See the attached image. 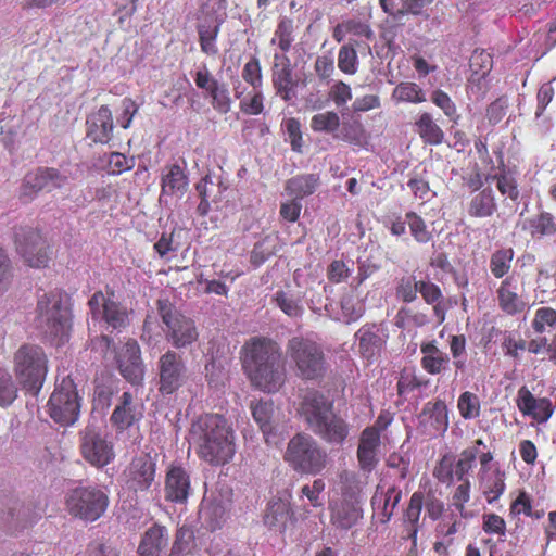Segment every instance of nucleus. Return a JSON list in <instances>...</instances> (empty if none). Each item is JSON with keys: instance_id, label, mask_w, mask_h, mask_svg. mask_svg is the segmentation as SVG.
<instances>
[{"instance_id": "f257e3e1", "label": "nucleus", "mask_w": 556, "mask_h": 556, "mask_svg": "<svg viewBox=\"0 0 556 556\" xmlns=\"http://www.w3.org/2000/svg\"><path fill=\"white\" fill-rule=\"evenodd\" d=\"M243 369L256 389L273 393L286 381V368L280 345L268 338H252L243 346Z\"/></svg>"}, {"instance_id": "f03ea898", "label": "nucleus", "mask_w": 556, "mask_h": 556, "mask_svg": "<svg viewBox=\"0 0 556 556\" xmlns=\"http://www.w3.org/2000/svg\"><path fill=\"white\" fill-rule=\"evenodd\" d=\"M189 435L200 457L211 464H225L235 455L233 431L222 415L200 416L192 422Z\"/></svg>"}, {"instance_id": "7ed1b4c3", "label": "nucleus", "mask_w": 556, "mask_h": 556, "mask_svg": "<svg viewBox=\"0 0 556 556\" xmlns=\"http://www.w3.org/2000/svg\"><path fill=\"white\" fill-rule=\"evenodd\" d=\"M37 328L52 343L67 340L71 330V312L66 295L60 291L45 293L37 303Z\"/></svg>"}, {"instance_id": "20e7f679", "label": "nucleus", "mask_w": 556, "mask_h": 556, "mask_svg": "<svg viewBox=\"0 0 556 556\" xmlns=\"http://www.w3.org/2000/svg\"><path fill=\"white\" fill-rule=\"evenodd\" d=\"M286 354L295 376L302 380H317L325 376L327 362L323 348L316 341L294 336L286 345Z\"/></svg>"}, {"instance_id": "39448f33", "label": "nucleus", "mask_w": 556, "mask_h": 556, "mask_svg": "<svg viewBox=\"0 0 556 556\" xmlns=\"http://www.w3.org/2000/svg\"><path fill=\"white\" fill-rule=\"evenodd\" d=\"M283 458L293 470L306 475H318L328 464L326 450L307 433H298L288 442Z\"/></svg>"}, {"instance_id": "423d86ee", "label": "nucleus", "mask_w": 556, "mask_h": 556, "mask_svg": "<svg viewBox=\"0 0 556 556\" xmlns=\"http://www.w3.org/2000/svg\"><path fill=\"white\" fill-rule=\"evenodd\" d=\"M14 368L23 388L38 393L48 371L47 356L37 345H22L14 355Z\"/></svg>"}, {"instance_id": "0eeeda50", "label": "nucleus", "mask_w": 556, "mask_h": 556, "mask_svg": "<svg viewBox=\"0 0 556 556\" xmlns=\"http://www.w3.org/2000/svg\"><path fill=\"white\" fill-rule=\"evenodd\" d=\"M79 452L84 460L97 469L104 468L116 457L114 443L96 424H88L79 431Z\"/></svg>"}, {"instance_id": "6e6552de", "label": "nucleus", "mask_w": 556, "mask_h": 556, "mask_svg": "<svg viewBox=\"0 0 556 556\" xmlns=\"http://www.w3.org/2000/svg\"><path fill=\"white\" fill-rule=\"evenodd\" d=\"M157 309L165 325V338L175 349H185L198 340L194 321L177 311L168 300H159Z\"/></svg>"}, {"instance_id": "1a4fd4ad", "label": "nucleus", "mask_w": 556, "mask_h": 556, "mask_svg": "<svg viewBox=\"0 0 556 556\" xmlns=\"http://www.w3.org/2000/svg\"><path fill=\"white\" fill-rule=\"evenodd\" d=\"M142 414L134 405V396L130 392H124L119 404L114 408L110 421L115 427L116 439L126 444V448H135L141 443V433L137 422Z\"/></svg>"}, {"instance_id": "9d476101", "label": "nucleus", "mask_w": 556, "mask_h": 556, "mask_svg": "<svg viewBox=\"0 0 556 556\" xmlns=\"http://www.w3.org/2000/svg\"><path fill=\"white\" fill-rule=\"evenodd\" d=\"M80 403L74 381L67 377L56 384L48 402L50 417L62 426H70L77 421Z\"/></svg>"}, {"instance_id": "9b49d317", "label": "nucleus", "mask_w": 556, "mask_h": 556, "mask_svg": "<svg viewBox=\"0 0 556 556\" xmlns=\"http://www.w3.org/2000/svg\"><path fill=\"white\" fill-rule=\"evenodd\" d=\"M70 513L87 521L99 519L108 508V495L97 486H77L67 495Z\"/></svg>"}, {"instance_id": "f8f14e48", "label": "nucleus", "mask_w": 556, "mask_h": 556, "mask_svg": "<svg viewBox=\"0 0 556 556\" xmlns=\"http://www.w3.org/2000/svg\"><path fill=\"white\" fill-rule=\"evenodd\" d=\"M159 391L170 395L188 380V367L184 357L174 350H167L156 362Z\"/></svg>"}, {"instance_id": "ddd939ff", "label": "nucleus", "mask_w": 556, "mask_h": 556, "mask_svg": "<svg viewBox=\"0 0 556 556\" xmlns=\"http://www.w3.org/2000/svg\"><path fill=\"white\" fill-rule=\"evenodd\" d=\"M14 240L17 252L31 267H46L49 262L48 245L41 235L31 227H15Z\"/></svg>"}, {"instance_id": "4468645a", "label": "nucleus", "mask_w": 556, "mask_h": 556, "mask_svg": "<svg viewBox=\"0 0 556 556\" xmlns=\"http://www.w3.org/2000/svg\"><path fill=\"white\" fill-rule=\"evenodd\" d=\"M67 184V176L53 167H39L25 175L20 197L24 201L33 200L40 191L60 189Z\"/></svg>"}, {"instance_id": "2eb2a0df", "label": "nucleus", "mask_w": 556, "mask_h": 556, "mask_svg": "<svg viewBox=\"0 0 556 556\" xmlns=\"http://www.w3.org/2000/svg\"><path fill=\"white\" fill-rule=\"evenodd\" d=\"M114 294L105 296L102 292H96L88 304L94 319L103 320L108 327L121 330L128 323L127 309L114 299Z\"/></svg>"}, {"instance_id": "dca6fc26", "label": "nucleus", "mask_w": 556, "mask_h": 556, "mask_svg": "<svg viewBox=\"0 0 556 556\" xmlns=\"http://www.w3.org/2000/svg\"><path fill=\"white\" fill-rule=\"evenodd\" d=\"M156 464L149 454L131 459L124 470L125 484L135 493H147L155 482Z\"/></svg>"}, {"instance_id": "f3484780", "label": "nucleus", "mask_w": 556, "mask_h": 556, "mask_svg": "<svg viewBox=\"0 0 556 556\" xmlns=\"http://www.w3.org/2000/svg\"><path fill=\"white\" fill-rule=\"evenodd\" d=\"M111 353L117 364L121 375L130 383L139 384L143 380L144 367L141 352L136 340L129 339Z\"/></svg>"}, {"instance_id": "a211bd4d", "label": "nucleus", "mask_w": 556, "mask_h": 556, "mask_svg": "<svg viewBox=\"0 0 556 556\" xmlns=\"http://www.w3.org/2000/svg\"><path fill=\"white\" fill-rule=\"evenodd\" d=\"M388 337V329L383 324L363 325L355 333L358 353L369 362L377 359Z\"/></svg>"}, {"instance_id": "6ab92c4d", "label": "nucleus", "mask_w": 556, "mask_h": 556, "mask_svg": "<svg viewBox=\"0 0 556 556\" xmlns=\"http://www.w3.org/2000/svg\"><path fill=\"white\" fill-rule=\"evenodd\" d=\"M333 412V405L318 391H307L300 403L299 414L312 431Z\"/></svg>"}, {"instance_id": "aec40b11", "label": "nucleus", "mask_w": 556, "mask_h": 556, "mask_svg": "<svg viewBox=\"0 0 556 556\" xmlns=\"http://www.w3.org/2000/svg\"><path fill=\"white\" fill-rule=\"evenodd\" d=\"M191 491L192 488L188 471L181 466H170L165 477V500L175 504H185Z\"/></svg>"}, {"instance_id": "412c9836", "label": "nucleus", "mask_w": 556, "mask_h": 556, "mask_svg": "<svg viewBox=\"0 0 556 556\" xmlns=\"http://www.w3.org/2000/svg\"><path fill=\"white\" fill-rule=\"evenodd\" d=\"M498 307L507 315H517L527 307V302L520 292L518 279L510 275L506 276L496 290Z\"/></svg>"}, {"instance_id": "4be33fe9", "label": "nucleus", "mask_w": 556, "mask_h": 556, "mask_svg": "<svg viewBox=\"0 0 556 556\" xmlns=\"http://www.w3.org/2000/svg\"><path fill=\"white\" fill-rule=\"evenodd\" d=\"M87 137L94 143H108L112 139L114 129L112 112L108 105H101L96 112L88 115Z\"/></svg>"}, {"instance_id": "5701e85b", "label": "nucleus", "mask_w": 556, "mask_h": 556, "mask_svg": "<svg viewBox=\"0 0 556 556\" xmlns=\"http://www.w3.org/2000/svg\"><path fill=\"white\" fill-rule=\"evenodd\" d=\"M363 518V504L358 501L338 500L330 504V521L337 529L349 530Z\"/></svg>"}, {"instance_id": "b1692460", "label": "nucleus", "mask_w": 556, "mask_h": 556, "mask_svg": "<svg viewBox=\"0 0 556 556\" xmlns=\"http://www.w3.org/2000/svg\"><path fill=\"white\" fill-rule=\"evenodd\" d=\"M517 407L527 416L538 422H545L553 414L552 404L548 399H536L527 387H521L517 394Z\"/></svg>"}, {"instance_id": "393cba45", "label": "nucleus", "mask_w": 556, "mask_h": 556, "mask_svg": "<svg viewBox=\"0 0 556 556\" xmlns=\"http://www.w3.org/2000/svg\"><path fill=\"white\" fill-rule=\"evenodd\" d=\"M330 445H342L350 433L349 424L333 412L312 430Z\"/></svg>"}, {"instance_id": "a878e982", "label": "nucleus", "mask_w": 556, "mask_h": 556, "mask_svg": "<svg viewBox=\"0 0 556 556\" xmlns=\"http://www.w3.org/2000/svg\"><path fill=\"white\" fill-rule=\"evenodd\" d=\"M379 446V430L372 427L363 430L357 447V460L362 470L370 472L376 467Z\"/></svg>"}, {"instance_id": "bb28decb", "label": "nucleus", "mask_w": 556, "mask_h": 556, "mask_svg": "<svg viewBox=\"0 0 556 556\" xmlns=\"http://www.w3.org/2000/svg\"><path fill=\"white\" fill-rule=\"evenodd\" d=\"M188 187V176L178 164H170L163 168L161 177V199L165 197H176L180 199L187 192Z\"/></svg>"}, {"instance_id": "cd10ccee", "label": "nucleus", "mask_w": 556, "mask_h": 556, "mask_svg": "<svg viewBox=\"0 0 556 556\" xmlns=\"http://www.w3.org/2000/svg\"><path fill=\"white\" fill-rule=\"evenodd\" d=\"M293 522L294 517L289 501L278 498L269 502L264 515V523L270 530L282 533Z\"/></svg>"}, {"instance_id": "c85d7f7f", "label": "nucleus", "mask_w": 556, "mask_h": 556, "mask_svg": "<svg viewBox=\"0 0 556 556\" xmlns=\"http://www.w3.org/2000/svg\"><path fill=\"white\" fill-rule=\"evenodd\" d=\"M273 84L285 100L290 99V92L294 85L290 59L286 54H274Z\"/></svg>"}, {"instance_id": "c756f323", "label": "nucleus", "mask_w": 556, "mask_h": 556, "mask_svg": "<svg viewBox=\"0 0 556 556\" xmlns=\"http://www.w3.org/2000/svg\"><path fill=\"white\" fill-rule=\"evenodd\" d=\"M168 544V530L164 526L153 525L143 534L138 547L139 556H160Z\"/></svg>"}, {"instance_id": "7c9ffc66", "label": "nucleus", "mask_w": 556, "mask_h": 556, "mask_svg": "<svg viewBox=\"0 0 556 556\" xmlns=\"http://www.w3.org/2000/svg\"><path fill=\"white\" fill-rule=\"evenodd\" d=\"M422 354L421 367L430 375H439L448 368L450 357L440 350L435 341L422 342L420 344Z\"/></svg>"}, {"instance_id": "2f4dec72", "label": "nucleus", "mask_w": 556, "mask_h": 556, "mask_svg": "<svg viewBox=\"0 0 556 556\" xmlns=\"http://www.w3.org/2000/svg\"><path fill=\"white\" fill-rule=\"evenodd\" d=\"M340 479V491L342 501H358L364 504L365 493L364 489L367 484L366 478H362L359 473L355 471L344 470L339 476Z\"/></svg>"}, {"instance_id": "473e14b6", "label": "nucleus", "mask_w": 556, "mask_h": 556, "mask_svg": "<svg viewBox=\"0 0 556 556\" xmlns=\"http://www.w3.org/2000/svg\"><path fill=\"white\" fill-rule=\"evenodd\" d=\"M228 502L213 497L202 504L200 517L210 530L219 529L226 521L229 508Z\"/></svg>"}, {"instance_id": "72a5a7b5", "label": "nucleus", "mask_w": 556, "mask_h": 556, "mask_svg": "<svg viewBox=\"0 0 556 556\" xmlns=\"http://www.w3.org/2000/svg\"><path fill=\"white\" fill-rule=\"evenodd\" d=\"M424 506V494L415 492L410 496L408 506L404 513V526L407 538L412 540L414 547L417 546V534L420 528V515Z\"/></svg>"}, {"instance_id": "f704fd0d", "label": "nucleus", "mask_w": 556, "mask_h": 556, "mask_svg": "<svg viewBox=\"0 0 556 556\" xmlns=\"http://www.w3.org/2000/svg\"><path fill=\"white\" fill-rule=\"evenodd\" d=\"M425 422H428L435 432H445L448 426L447 407L444 402L428 403L421 414Z\"/></svg>"}, {"instance_id": "c9c22d12", "label": "nucleus", "mask_w": 556, "mask_h": 556, "mask_svg": "<svg viewBox=\"0 0 556 556\" xmlns=\"http://www.w3.org/2000/svg\"><path fill=\"white\" fill-rule=\"evenodd\" d=\"M319 184V177L315 174L299 175L286 182V190L301 200L315 192Z\"/></svg>"}, {"instance_id": "e433bc0d", "label": "nucleus", "mask_w": 556, "mask_h": 556, "mask_svg": "<svg viewBox=\"0 0 556 556\" xmlns=\"http://www.w3.org/2000/svg\"><path fill=\"white\" fill-rule=\"evenodd\" d=\"M496 211V202L491 189H483L476 194L468 207V213L473 217H488Z\"/></svg>"}, {"instance_id": "4c0bfd02", "label": "nucleus", "mask_w": 556, "mask_h": 556, "mask_svg": "<svg viewBox=\"0 0 556 556\" xmlns=\"http://www.w3.org/2000/svg\"><path fill=\"white\" fill-rule=\"evenodd\" d=\"M417 131L425 142L440 144L443 141V130L435 124L429 113H422L416 122Z\"/></svg>"}, {"instance_id": "58836bf2", "label": "nucleus", "mask_w": 556, "mask_h": 556, "mask_svg": "<svg viewBox=\"0 0 556 556\" xmlns=\"http://www.w3.org/2000/svg\"><path fill=\"white\" fill-rule=\"evenodd\" d=\"M514 255L515 252L511 248H504L494 251L490 256L489 263L491 274L497 279L504 278L511 268Z\"/></svg>"}, {"instance_id": "ea45409f", "label": "nucleus", "mask_w": 556, "mask_h": 556, "mask_svg": "<svg viewBox=\"0 0 556 556\" xmlns=\"http://www.w3.org/2000/svg\"><path fill=\"white\" fill-rule=\"evenodd\" d=\"M294 29L295 26L292 18L288 16L280 17L270 43H277L279 49L283 52L282 54H285L291 49L292 42L294 41Z\"/></svg>"}, {"instance_id": "a19ab883", "label": "nucleus", "mask_w": 556, "mask_h": 556, "mask_svg": "<svg viewBox=\"0 0 556 556\" xmlns=\"http://www.w3.org/2000/svg\"><path fill=\"white\" fill-rule=\"evenodd\" d=\"M402 498V491L395 486H391L387 490L386 493L378 495V492L374 495L371 503L372 506L377 504H383L382 506V522H388L393 516L394 509L399 505Z\"/></svg>"}, {"instance_id": "79ce46f5", "label": "nucleus", "mask_w": 556, "mask_h": 556, "mask_svg": "<svg viewBox=\"0 0 556 556\" xmlns=\"http://www.w3.org/2000/svg\"><path fill=\"white\" fill-rule=\"evenodd\" d=\"M219 33V23L206 24L202 23L198 26L199 42L202 52L208 55H216L218 48L216 46V38Z\"/></svg>"}, {"instance_id": "37998d69", "label": "nucleus", "mask_w": 556, "mask_h": 556, "mask_svg": "<svg viewBox=\"0 0 556 556\" xmlns=\"http://www.w3.org/2000/svg\"><path fill=\"white\" fill-rule=\"evenodd\" d=\"M340 127V117L333 111L317 113L311 118V128L315 132L333 134Z\"/></svg>"}, {"instance_id": "c03bdc74", "label": "nucleus", "mask_w": 556, "mask_h": 556, "mask_svg": "<svg viewBox=\"0 0 556 556\" xmlns=\"http://www.w3.org/2000/svg\"><path fill=\"white\" fill-rule=\"evenodd\" d=\"M193 531L187 526L178 528L168 556H185L189 554L193 547Z\"/></svg>"}, {"instance_id": "a18cd8bd", "label": "nucleus", "mask_w": 556, "mask_h": 556, "mask_svg": "<svg viewBox=\"0 0 556 556\" xmlns=\"http://www.w3.org/2000/svg\"><path fill=\"white\" fill-rule=\"evenodd\" d=\"M392 98L397 102L421 103L426 101L425 93L415 83H401L392 93Z\"/></svg>"}, {"instance_id": "49530a36", "label": "nucleus", "mask_w": 556, "mask_h": 556, "mask_svg": "<svg viewBox=\"0 0 556 556\" xmlns=\"http://www.w3.org/2000/svg\"><path fill=\"white\" fill-rule=\"evenodd\" d=\"M342 316L346 324L359 319L364 312L365 305L356 294H345L341 299Z\"/></svg>"}, {"instance_id": "de8ad7c7", "label": "nucleus", "mask_w": 556, "mask_h": 556, "mask_svg": "<svg viewBox=\"0 0 556 556\" xmlns=\"http://www.w3.org/2000/svg\"><path fill=\"white\" fill-rule=\"evenodd\" d=\"M252 415L254 420L258 424L264 435L271 432V419L274 416V404L271 402H257L252 405Z\"/></svg>"}, {"instance_id": "09e8293b", "label": "nucleus", "mask_w": 556, "mask_h": 556, "mask_svg": "<svg viewBox=\"0 0 556 556\" xmlns=\"http://www.w3.org/2000/svg\"><path fill=\"white\" fill-rule=\"evenodd\" d=\"M505 491V473L495 470L490 476L483 478V493L489 503L495 502Z\"/></svg>"}, {"instance_id": "8fccbe9b", "label": "nucleus", "mask_w": 556, "mask_h": 556, "mask_svg": "<svg viewBox=\"0 0 556 556\" xmlns=\"http://www.w3.org/2000/svg\"><path fill=\"white\" fill-rule=\"evenodd\" d=\"M406 223L409 227L413 238L419 243H428L432 239L431 232L425 220L415 212H407L405 214Z\"/></svg>"}, {"instance_id": "3c124183", "label": "nucleus", "mask_w": 556, "mask_h": 556, "mask_svg": "<svg viewBox=\"0 0 556 556\" xmlns=\"http://www.w3.org/2000/svg\"><path fill=\"white\" fill-rule=\"evenodd\" d=\"M459 414L465 419H473L480 415V400L469 391L460 394L457 403Z\"/></svg>"}, {"instance_id": "603ef678", "label": "nucleus", "mask_w": 556, "mask_h": 556, "mask_svg": "<svg viewBox=\"0 0 556 556\" xmlns=\"http://www.w3.org/2000/svg\"><path fill=\"white\" fill-rule=\"evenodd\" d=\"M532 236H552L556 232V224L549 213H541L529 220Z\"/></svg>"}, {"instance_id": "864d4df0", "label": "nucleus", "mask_w": 556, "mask_h": 556, "mask_svg": "<svg viewBox=\"0 0 556 556\" xmlns=\"http://www.w3.org/2000/svg\"><path fill=\"white\" fill-rule=\"evenodd\" d=\"M212 98L213 108L219 113H228L231 109L229 91L224 84L217 83L207 92Z\"/></svg>"}, {"instance_id": "5fc2aeb1", "label": "nucleus", "mask_w": 556, "mask_h": 556, "mask_svg": "<svg viewBox=\"0 0 556 556\" xmlns=\"http://www.w3.org/2000/svg\"><path fill=\"white\" fill-rule=\"evenodd\" d=\"M357 53L352 45H343L338 54V67L345 74L352 75L357 71Z\"/></svg>"}, {"instance_id": "6e6d98bb", "label": "nucleus", "mask_w": 556, "mask_h": 556, "mask_svg": "<svg viewBox=\"0 0 556 556\" xmlns=\"http://www.w3.org/2000/svg\"><path fill=\"white\" fill-rule=\"evenodd\" d=\"M17 396V388L10 372L0 368V405L9 406Z\"/></svg>"}, {"instance_id": "4d7b16f0", "label": "nucleus", "mask_w": 556, "mask_h": 556, "mask_svg": "<svg viewBox=\"0 0 556 556\" xmlns=\"http://www.w3.org/2000/svg\"><path fill=\"white\" fill-rule=\"evenodd\" d=\"M341 139L355 144L364 146L367 141L366 131L359 122L344 123L341 129Z\"/></svg>"}, {"instance_id": "13d9d810", "label": "nucleus", "mask_w": 556, "mask_h": 556, "mask_svg": "<svg viewBox=\"0 0 556 556\" xmlns=\"http://www.w3.org/2000/svg\"><path fill=\"white\" fill-rule=\"evenodd\" d=\"M426 384L427 381L417 376L414 369L404 368L397 381V391L400 394H405Z\"/></svg>"}, {"instance_id": "bf43d9fd", "label": "nucleus", "mask_w": 556, "mask_h": 556, "mask_svg": "<svg viewBox=\"0 0 556 556\" xmlns=\"http://www.w3.org/2000/svg\"><path fill=\"white\" fill-rule=\"evenodd\" d=\"M556 326V311L552 307H541L535 312L532 328L538 333H543L546 328Z\"/></svg>"}, {"instance_id": "052dcab7", "label": "nucleus", "mask_w": 556, "mask_h": 556, "mask_svg": "<svg viewBox=\"0 0 556 556\" xmlns=\"http://www.w3.org/2000/svg\"><path fill=\"white\" fill-rule=\"evenodd\" d=\"M275 302L277 306L289 317H299L302 315L303 308L299 304V301L288 295L283 291H278L275 294Z\"/></svg>"}, {"instance_id": "680f3d73", "label": "nucleus", "mask_w": 556, "mask_h": 556, "mask_svg": "<svg viewBox=\"0 0 556 556\" xmlns=\"http://www.w3.org/2000/svg\"><path fill=\"white\" fill-rule=\"evenodd\" d=\"M419 281L415 277H403L396 287V298L405 303L416 300Z\"/></svg>"}, {"instance_id": "e2e57ef3", "label": "nucleus", "mask_w": 556, "mask_h": 556, "mask_svg": "<svg viewBox=\"0 0 556 556\" xmlns=\"http://www.w3.org/2000/svg\"><path fill=\"white\" fill-rule=\"evenodd\" d=\"M476 456L477 452L475 450H465L462 452L454 469V473L457 477V480H465V476L469 472L475 464Z\"/></svg>"}, {"instance_id": "0e129e2a", "label": "nucleus", "mask_w": 556, "mask_h": 556, "mask_svg": "<svg viewBox=\"0 0 556 556\" xmlns=\"http://www.w3.org/2000/svg\"><path fill=\"white\" fill-rule=\"evenodd\" d=\"M243 79L254 88L260 87L262 84V71L260 61L253 56L249 62L245 63L242 71Z\"/></svg>"}, {"instance_id": "69168bd1", "label": "nucleus", "mask_w": 556, "mask_h": 556, "mask_svg": "<svg viewBox=\"0 0 556 556\" xmlns=\"http://www.w3.org/2000/svg\"><path fill=\"white\" fill-rule=\"evenodd\" d=\"M314 71L320 80L329 83L334 73V63L332 58L328 55L317 56L314 63Z\"/></svg>"}, {"instance_id": "338daca9", "label": "nucleus", "mask_w": 556, "mask_h": 556, "mask_svg": "<svg viewBox=\"0 0 556 556\" xmlns=\"http://www.w3.org/2000/svg\"><path fill=\"white\" fill-rule=\"evenodd\" d=\"M285 127L292 150L300 152L302 148V132L300 122L295 118H289L287 119Z\"/></svg>"}, {"instance_id": "774afa93", "label": "nucleus", "mask_w": 556, "mask_h": 556, "mask_svg": "<svg viewBox=\"0 0 556 556\" xmlns=\"http://www.w3.org/2000/svg\"><path fill=\"white\" fill-rule=\"evenodd\" d=\"M79 556H119V552L110 544L93 541L87 545Z\"/></svg>"}]
</instances>
